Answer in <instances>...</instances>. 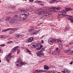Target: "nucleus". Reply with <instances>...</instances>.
<instances>
[{
    "label": "nucleus",
    "instance_id": "37998d69",
    "mask_svg": "<svg viewBox=\"0 0 73 73\" xmlns=\"http://www.w3.org/2000/svg\"><path fill=\"white\" fill-rule=\"evenodd\" d=\"M66 72H67V73H70V70H69L68 69V70H67Z\"/></svg>",
    "mask_w": 73,
    "mask_h": 73
},
{
    "label": "nucleus",
    "instance_id": "9d476101",
    "mask_svg": "<svg viewBox=\"0 0 73 73\" xmlns=\"http://www.w3.org/2000/svg\"><path fill=\"white\" fill-rule=\"evenodd\" d=\"M22 61L23 59H22L21 58H19L17 59L16 62L17 63H18L19 64H20Z\"/></svg>",
    "mask_w": 73,
    "mask_h": 73
},
{
    "label": "nucleus",
    "instance_id": "0e129e2a",
    "mask_svg": "<svg viewBox=\"0 0 73 73\" xmlns=\"http://www.w3.org/2000/svg\"><path fill=\"white\" fill-rule=\"evenodd\" d=\"M42 37H45V35H43L42 36Z\"/></svg>",
    "mask_w": 73,
    "mask_h": 73
},
{
    "label": "nucleus",
    "instance_id": "79ce46f5",
    "mask_svg": "<svg viewBox=\"0 0 73 73\" xmlns=\"http://www.w3.org/2000/svg\"><path fill=\"white\" fill-rule=\"evenodd\" d=\"M42 24V23H39L38 25V26H39V25H41Z\"/></svg>",
    "mask_w": 73,
    "mask_h": 73
},
{
    "label": "nucleus",
    "instance_id": "58836bf2",
    "mask_svg": "<svg viewBox=\"0 0 73 73\" xmlns=\"http://www.w3.org/2000/svg\"><path fill=\"white\" fill-rule=\"evenodd\" d=\"M59 50V49H58V48L56 47V48L55 50L56 51V52H57L58 51V50Z\"/></svg>",
    "mask_w": 73,
    "mask_h": 73
},
{
    "label": "nucleus",
    "instance_id": "c9c22d12",
    "mask_svg": "<svg viewBox=\"0 0 73 73\" xmlns=\"http://www.w3.org/2000/svg\"><path fill=\"white\" fill-rule=\"evenodd\" d=\"M38 44L37 45H38V46L39 48H40V46H41V45H41V43H38V44Z\"/></svg>",
    "mask_w": 73,
    "mask_h": 73
},
{
    "label": "nucleus",
    "instance_id": "864d4df0",
    "mask_svg": "<svg viewBox=\"0 0 73 73\" xmlns=\"http://www.w3.org/2000/svg\"><path fill=\"white\" fill-rule=\"evenodd\" d=\"M62 73H66V72H65V71H62Z\"/></svg>",
    "mask_w": 73,
    "mask_h": 73
},
{
    "label": "nucleus",
    "instance_id": "3c124183",
    "mask_svg": "<svg viewBox=\"0 0 73 73\" xmlns=\"http://www.w3.org/2000/svg\"><path fill=\"white\" fill-rule=\"evenodd\" d=\"M26 50L27 52H29V49H28L27 48H26Z\"/></svg>",
    "mask_w": 73,
    "mask_h": 73
},
{
    "label": "nucleus",
    "instance_id": "412c9836",
    "mask_svg": "<svg viewBox=\"0 0 73 73\" xmlns=\"http://www.w3.org/2000/svg\"><path fill=\"white\" fill-rule=\"evenodd\" d=\"M69 28H70L69 25H67L65 27L66 30L67 31H69Z\"/></svg>",
    "mask_w": 73,
    "mask_h": 73
},
{
    "label": "nucleus",
    "instance_id": "052dcab7",
    "mask_svg": "<svg viewBox=\"0 0 73 73\" xmlns=\"http://www.w3.org/2000/svg\"><path fill=\"white\" fill-rule=\"evenodd\" d=\"M16 65H17V66H19V64H17Z\"/></svg>",
    "mask_w": 73,
    "mask_h": 73
},
{
    "label": "nucleus",
    "instance_id": "c85d7f7f",
    "mask_svg": "<svg viewBox=\"0 0 73 73\" xmlns=\"http://www.w3.org/2000/svg\"><path fill=\"white\" fill-rule=\"evenodd\" d=\"M15 24H21V21H20L17 20V23H15Z\"/></svg>",
    "mask_w": 73,
    "mask_h": 73
},
{
    "label": "nucleus",
    "instance_id": "7ed1b4c3",
    "mask_svg": "<svg viewBox=\"0 0 73 73\" xmlns=\"http://www.w3.org/2000/svg\"><path fill=\"white\" fill-rule=\"evenodd\" d=\"M37 45L38 44L37 43H32L31 44V47L32 48H36L37 50H40V49H41L43 47V46L41 45L39 48V46H38Z\"/></svg>",
    "mask_w": 73,
    "mask_h": 73
},
{
    "label": "nucleus",
    "instance_id": "f3484780",
    "mask_svg": "<svg viewBox=\"0 0 73 73\" xmlns=\"http://www.w3.org/2000/svg\"><path fill=\"white\" fill-rule=\"evenodd\" d=\"M10 30H11V29L8 28L6 29L2 30V32H7V31H10Z\"/></svg>",
    "mask_w": 73,
    "mask_h": 73
},
{
    "label": "nucleus",
    "instance_id": "a19ab883",
    "mask_svg": "<svg viewBox=\"0 0 73 73\" xmlns=\"http://www.w3.org/2000/svg\"><path fill=\"white\" fill-rule=\"evenodd\" d=\"M72 44H73V42H70L69 43V45H72Z\"/></svg>",
    "mask_w": 73,
    "mask_h": 73
},
{
    "label": "nucleus",
    "instance_id": "e433bc0d",
    "mask_svg": "<svg viewBox=\"0 0 73 73\" xmlns=\"http://www.w3.org/2000/svg\"><path fill=\"white\" fill-rule=\"evenodd\" d=\"M35 3H36V4H37V3H40V1H35Z\"/></svg>",
    "mask_w": 73,
    "mask_h": 73
},
{
    "label": "nucleus",
    "instance_id": "774afa93",
    "mask_svg": "<svg viewBox=\"0 0 73 73\" xmlns=\"http://www.w3.org/2000/svg\"><path fill=\"white\" fill-rule=\"evenodd\" d=\"M57 73H61V72H58Z\"/></svg>",
    "mask_w": 73,
    "mask_h": 73
},
{
    "label": "nucleus",
    "instance_id": "39448f33",
    "mask_svg": "<svg viewBox=\"0 0 73 73\" xmlns=\"http://www.w3.org/2000/svg\"><path fill=\"white\" fill-rule=\"evenodd\" d=\"M29 32L30 33V35H33L34 36L37 35V33H38V31H35V29L34 28H33L30 30L29 31Z\"/></svg>",
    "mask_w": 73,
    "mask_h": 73
},
{
    "label": "nucleus",
    "instance_id": "4d7b16f0",
    "mask_svg": "<svg viewBox=\"0 0 73 73\" xmlns=\"http://www.w3.org/2000/svg\"><path fill=\"white\" fill-rule=\"evenodd\" d=\"M40 5H41V6H42V5H44V4H42V3H41Z\"/></svg>",
    "mask_w": 73,
    "mask_h": 73
},
{
    "label": "nucleus",
    "instance_id": "6e6552de",
    "mask_svg": "<svg viewBox=\"0 0 73 73\" xmlns=\"http://www.w3.org/2000/svg\"><path fill=\"white\" fill-rule=\"evenodd\" d=\"M47 70H42L40 69L37 70H35L36 73H42V72H47Z\"/></svg>",
    "mask_w": 73,
    "mask_h": 73
},
{
    "label": "nucleus",
    "instance_id": "2eb2a0df",
    "mask_svg": "<svg viewBox=\"0 0 73 73\" xmlns=\"http://www.w3.org/2000/svg\"><path fill=\"white\" fill-rule=\"evenodd\" d=\"M27 64V63L25 62H22L21 63L20 65V67H21L23 65H25Z\"/></svg>",
    "mask_w": 73,
    "mask_h": 73
},
{
    "label": "nucleus",
    "instance_id": "de8ad7c7",
    "mask_svg": "<svg viewBox=\"0 0 73 73\" xmlns=\"http://www.w3.org/2000/svg\"><path fill=\"white\" fill-rule=\"evenodd\" d=\"M64 70L65 71V72H67V70H68V69H66V68H65L64 69Z\"/></svg>",
    "mask_w": 73,
    "mask_h": 73
},
{
    "label": "nucleus",
    "instance_id": "f03ea898",
    "mask_svg": "<svg viewBox=\"0 0 73 73\" xmlns=\"http://www.w3.org/2000/svg\"><path fill=\"white\" fill-rule=\"evenodd\" d=\"M37 15H43V17H44L45 18L48 17L49 16L50 14L47 13V11H38L37 12Z\"/></svg>",
    "mask_w": 73,
    "mask_h": 73
},
{
    "label": "nucleus",
    "instance_id": "72a5a7b5",
    "mask_svg": "<svg viewBox=\"0 0 73 73\" xmlns=\"http://www.w3.org/2000/svg\"><path fill=\"white\" fill-rule=\"evenodd\" d=\"M52 40H53V42H54V41L56 42V41H58L57 39L55 38H54L53 39H52Z\"/></svg>",
    "mask_w": 73,
    "mask_h": 73
},
{
    "label": "nucleus",
    "instance_id": "20e7f679",
    "mask_svg": "<svg viewBox=\"0 0 73 73\" xmlns=\"http://www.w3.org/2000/svg\"><path fill=\"white\" fill-rule=\"evenodd\" d=\"M13 19H12L10 22L11 24H13V23H17V16L15 15L13 17Z\"/></svg>",
    "mask_w": 73,
    "mask_h": 73
},
{
    "label": "nucleus",
    "instance_id": "49530a36",
    "mask_svg": "<svg viewBox=\"0 0 73 73\" xmlns=\"http://www.w3.org/2000/svg\"><path fill=\"white\" fill-rule=\"evenodd\" d=\"M33 1H34V0H29L30 2H33Z\"/></svg>",
    "mask_w": 73,
    "mask_h": 73
},
{
    "label": "nucleus",
    "instance_id": "4be33fe9",
    "mask_svg": "<svg viewBox=\"0 0 73 73\" xmlns=\"http://www.w3.org/2000/svg\"><path fill=\"white\" fill-rule=\"evenodd\" d=\"M5 20L6 21H10V20H11V17H7L5 18Z\"/></svg>",
    "mask_w": 73,
    "mask_h": 73
},
{
    "label": "nucleus",
    "instance_id": "1a4fd4ad",
    "mask_svg": "<svg viewBox=\"0 0 73 73\" xmlns=\"http://www.w3.org/2000/svg\"><path fill=\"white\" fill-rule=\"evenodd\" d=\"M19 47V46H15L14 48H13L12 50V52H13V53H14V52H16V50L17 48H18Z\"/></svg>",
    "mask_w": 73,
    "mask_h": 73
},
{
    "label": "nucleus",
    "instance_id": "aec40b11",
    "mask_svg": "<svg viewBox=\"0 0 73 73\" xmlns=\"http://www.w3.org/2000/svg\"><path fill=\"white\" fill-rule=\"evenodd\" d=\"M59 50H61L62 49V44H59L58 45Z\"/></svg>",
    "mask_w": 73,
    "mask_h": 73
},
{
    "label": "nucleus",
    "instance_id": "f8f14e48",
    "mask_svg": "<svg viewBox=\"0 0 73 73\" xmlns=\"http://www.w3.org/2000/svg\"><path fill=\"white\" fill-rule=\"evenodd\" d=\"M6 58L7 61L8 62H9V60H10L11 58V55L8 54L7 55L6 57Z\"/></svg>",
    "mask_w": 73,
    "mask_h": 73
},
{
    "label": "nucleus",
    "instance_id": "09e8293b",
    "mask_svg": "<svg viewBox=\"0 0 73 73\" xmlns=\"http://www.w3.org/2000/svg\"><path fill=\"white\" fill-rule=\"evenodd\" d=\"M41 43L42 44H44V40H42L41 41Z\"/></svg>",
    "mask_w": 73,
    "mask_h": 73
},
{
    "label": "nucleus",
    "instance_id": "69168bd1",
    "mask_svg": "<svg viewBox=\"0 0 73 73\" xmlns=\"http://www.w3.org/2000/svg\"><path fill=\"white\" fill-rule=\"evenodd\" d=\"M71 65H72V64L71 63V62L70 63Z\"/></svg>",
    "mask_w": 73,
    "mask_h": 73
},
{
    "label": "nucleus",
    "instance_id": "4c0bfd02",
    "mask_svg": "<svg viewBox=\"0 0 73 73\" xmlns=\"http://www.w3.org/2000/svg\"><path fill=\"white\" fill-rule=\"evenodd\" d=\"M17 50V54H19V53H20V50L18 49V50Z\"/></svg>",
    "mask_w": 73,
    "mask_h": 73
},
{
    "label": "nucleus",
    "instance_id": "ea45409f",
    "mask_svg": "<svg viewBox=\"0 0 73 73\" xmlns=\"http://www.w3.org/2000/svg\"><path fill=\"white\" fill-rule=\"evenodd\" d=\"M50 72L52 73H54L55 72V70H52V71H51Z\"/></svg>",
    "mask_w": 73,
    "mask_h": 73
},
{
    "label": "nucleus",
    "instance_id": "a211bd4d",
    "mask_svg": "<svg viewBox=\"0 0 73 73\" xmlns=\"http://www.w3.org/2000/svg\"><path fill=\"white\" fill-rule=\"evenodd\" d=\"M34 8V6H31L30 7H27V9H33Z\"/></svg>",
    "mask_w": 73,
    "mask_h": 73
},
{
    "label": "nucleus",
    "instance_id": "a18cd8bd",
    "mask_svg": "<svg viewBox=\"0 0 73 73\" xmlns=\"http://www.w3.org/2000/svg\"><path fill=\"white\" fill-rule=\"evenodd\" d=\"M4 45H5V44H4L0 45V46H4Z\"/></svg>",
    "mask_w": 73,
    "mask_h": 73
},
{
    "label": "nucleus",
    "instance_id": "bf43d9fd",
    "mask_svg": "<svg viewBox=\"0 0 73 73\" xmlns=\"http://www.w3.org/2000/svg\"><path fill=\"white\" fill-rule=\"evenodd\" d=\"M7 44H10V43L9 42H7Z\"/></svg>",
    "mask_w": 73,
    "mask_h": 73
},
{
    "label": "nucleus",
    "instance_id": "8fccbe9b",
    "mask_svg": "<svg viewBox=\"0 0 73 73\" xmlns=\"http://www.w3.org/2000/svg\"><path fill=\"white\" fill-rule=\"evenodd\" d=\"M1 38H3V39H4V38H5V37H1Z\"/></svg>",
    "mask_w": 73,
    "mask_h": 73
},
{
    "label": "nucleus",
    "instance_id": "5fc2aeb1",
    "mask_svg": "<svg viewBox=\"0 0 73 73\" xmlns=\"http://www.w3.org/2000/svg\"><path fill=\"white\" fill-rule=\"evenodd\" d=\"M52 1H57V0H51Z\"/></svg>",
    "mask_w": 73,
    "mask_h": 73
},
{
    "label": "nucleus",
    "instance_id": "423d86ee",
    "mask_svg": "<svg viewBox=\"0 0 73 73\" xmlns=\"http://www.w3.org/2000/svg\"><path fill=\"white\" fill-rule=\"evenodd\" d=\"M44 54L41 50L38 51L37 52V56L39 57H41V56H44Z\"/></svg>",
    "mask_w": 73,
    "mask_h": 73
},
{
    "label": "nucleus",
    "instance_id": "dca6fc26",
    "mask_svg": "<svg viewBox=\"0 0 73 73\" xmlns=\"http://www.w3.org/2000/svg\"><path fill=\"white\" fill-rule=\"evenodd\" d=\"M57 53H58V51H54L52 52V54L54 56H55V55H57Z\"/></svg>",
    "mask_w": 73,
    "mask_h": 73
},
{
    "label": "nucleus",
    "instance_id": "9b49d317",
    "mask_svg": "<svg viewBox=\"0 0 73 73\" xmlns=\"http://www.w3.org/2000/svg\"><path fill=\"white\" fill-rule=\"evenodd\" d=\"M65 14H64V13H62V14H59L58 15V18H61V17H63L64 16H65Z\"/></svg>",
    "mask_w": 73,
    "mask_h": 73
},
{
    "label": "nucleus",
    "instance_id": "b1692460",
    "mask_svg": "<svg viewBox=\"0 0 73 73\" xmlns=\"http://www.w3.org/2000/svg\"><path fill=\"white\" fill-rule=\"evenodd\" d=\"M11 10L12 11H16V7L15 6H13L11 7Z\"/></svg>",
    "mask_w": 73,
    "mask_h": 73
},
{
    "label": "nucleus",
    "instance_id": "a878e982",
    "mask_svg": "<svg viewBox=\"0 0 73 73\" xmlns=\"http://www.w3.org/2000/svg\"><path fill=\"white\" fill-rule=\"evenodd\" d=\"M69 54L70 55H72L73 54V50H69Z\"/></svg>",
    "mask_w": 73,
    "mask_h": 73
},
{
    "label": "nucleus",
    "instance_id": "6e6d98bb",
    "mask_svg": "<svg viewBox=\"0 0 73 73\" xmlns=\"http://www.w3.org/2000/svg\"><path fill=\"white\" fill-rule=\"evenodd\" d=\"M50 2L51 3H55V2H54V1H51Z\"/></svg>",
    "mask_w": 73,
    "mask_h": 73
},
{
    "label": "nucleus",
    "instance_id": "4468645a",
    "mask_svg": "<svg viewBox=\"0 0 73 73\" xmlns=\"http://www.w3.org/2000/svg\"><path fill=\"white\" fill-rule=\"evenodd\" d=\"M33 40V37H30V38H28V41L29 42H32V41Z\"/></svg>",
    "mask_w": 73,
    "mask_h": 73
},
{
    "label": "nucleus",
    "instance_id": "7c9ffc66",
    "mask_svg": "<svg viewBox=\"0 0 73 73\" xmlns=\"http://www.w3.org/2000/svg\"><path fill=\"white\" fill-rule=\"evenodd\" d=\"M56 9V7H54V6H52L50 9H53V10H54V9Z\"/></svg>",
    "mask_w": 73,
    "mask_h": 73
},
{
    "label": "nucleus",
    "instance_id": "0eeeda50",
    "mask_svg": "<svg viewBox=\"0 0 73 73\" xmlns=\"http://www.w3.org/2000/svg\"><path fill=\"white\" fill-rule=\"evenodd\" d=\"M72 8L70 7L69 8H66L65 9V10H64L63 9H62V11L63 12H64V14H65V13H66V12H67L68 11H72Z\"/></svg>",
    "mask_w": 73,
    "mask_h": 73
},
{
    "label": "nucleus",
    "instance_id": "2f4dec72",
    "mask_svg": "<svg viewBox=\"0 0 73 73\" xmlns=\"http://www.w3.org/2000/svg\"><path fill=\"white\" fill-rule=\"evenodd\" d=\"M45 49V47H43L42 49L40 50L42 51H42H44V50Z\"/></svg>",
    "mask_w": 73,
    "mask_h": 73
},
{
    "label": "nucleus",
    "instance_id": "bb28decb",
    "mask_svg": "<svg viewBox=\"0 0 73 73\" xmlns=\"http://www.w3.org/2000/svg\"><path fill=\"white\" fill-rule=\"evenodd\" d=\"M19 11L21 12L22 13H23V12H25V10L24 9H19Z\"/></svg>",
    "mask_w": 73,
    "mask_h": 73
},
{
    "label": "nucleus",
    "instance_id": "e2e57ef3",
    "mask_svg": "<svg viewBox=\"0 0 73 73\" xmlns=\"http://www.w3.org/2000/svg\"><path fill=\"white\" fill-rule=\"evenodd\" d=\"M10 43H11V42H12L11 41H9V42Z\"/></svg>",
    "mask_w": 73,
    "mask_h": 73
},
{
    "label": "nucleus",
    "instance_id": "f257e3e1",
    "mask_svg": "<svg viewBox=\"0 0 73 73\" xmlns=\"http://www.w3.org/2000/svg\"><path fill=\"white\" fill-rule=\"evenodd\" d=\"M29 15V13L28 11L25 12L24 14H21L19 16V19L21 20H24L27 18V16H28Z\"/></svg>",
    "mask_w": 73,
    "mask_h": 73
},
{
    "label": "nucleus",
    "instance_id": "603ef678",
    "mask_svg": "<svg viewBox=\"0 0 73 73\" xmlns=\"http://www.w3.org/2000/svg\"><path fill=\"white\" fill-rule=\"evenodd\" d=\"M28 53H29L30 54H31V52H30V51H28Z\"/></svg>",
    "mask_w": 73,
    "mask_h": 73
},
{
    "label": "nucleus",
    "instance_id": "680f3d73",
    "mask_svg": "<svg viewBox=\"0 0 73 73\" xmlns=\"http://www.w3.org/2000/svg\"><path fill=\"white\" fill-rule=\"evenodd\" d=\"M12 38H9L8 39V40H11V39Z\"/></svg>",
    "mask_w": 73,
    "mask_h": 73
},
{
    "label": "nucleus",
    "instance_id": "5701e85b",
    "mask_svg": "<svg viewBox=\"0 0 73 73\" xmlns=\"http://www.w3.org/2000/svg\"><path fill=\"white\" fill-rule=\"evenodd\" d=\"M44 69L46 70H48L49 69V67H48V66L44 65Z\"/></svg>",
    "mask_w": 73,
    "mask_h": 73
},
{
    "label": "nucleus",
    "instance_id": "393cba45",
    "mask_svg": "<svg viewBox=\"0 0 73 73\" xmlns=\"http://www.w3.org/2000/svg\"><path fill=\"white\" fill-rule=\"evenodd\" d=\"M14 32H15V31H14V30H12L9 31V34H10L11 35L12 34H13V33Z\"/></svg>",
    "mask_w": 73,
    "mask_h": 73
},
{
    "label": "nucleus",
    "instance_id": "13d9d810",
    "mask_svg": "<svg viewBox=\"0 0 73 73\" xmlns=\"http://www.w3.org/2000/svg\"><path fill=\"white\" fill-rule=\"evenodd\" d=\"M43 37H41L40 38V39H42V38H43Z\"/></svg>",
    "mask_w": 73,
    "mask_h": 73
},
{
    "label": "nucleus",
    "instance_id": "cd10ccee",
    "mask_svg": "<svg viewBox=\"0 0 73 73\" xmlns=\"http://www.w3.org/2000/svg\"><path fill=\"white\" fill-rule=\"evenodd\" d=\"M57 42L59 44V45H62V44L61 43V41L60 40H59V39H57Z\"/></svg>",
    "mask_w": 73,
    "mask_h": 73
},
{
    "label": "nucleus",
    "instance_id": "6ab92c4d",
    "mask_svg": "<svg viewBox=\"0 0 73 73\" xmlns=\"http://www.w3.org/2000/svg\"><path fill=\"white\" fill-rule=\"evenodd\" d=\"M24 35H21L20 34H17L15 35V37H24Z\"/></svg>",
    "mask_w": 73,
    "mask_h": 73
},
{
    "label": "nucleus",
    "instance_id": "338daca9",
    "mask_svg": "<svg viewBox=\"0 0 73 73\" xmlns=\"http://www.w3.org/2000/svg\"><path fill=\"white\" fill-rule=\"evenodd\" d=\"M28 46H30V44H28Z\"/></svg>",
    "mask_w": 73,
    "mask_h": 73
},
{
    "label": "nucleus",
    "instance_id": "473e14b6",
    "mask_svg": "<svg viewBox=\"0 0 73 73\" xmlns=\"http://www.w3.org/2000/svg\"><path fill=\"white\" fill-rule=\"evenodd\" d=\"M64 53H69V50H64Z\"/></svg>",
    "mask_w": 73,
    "mask_h": 73
},
{
    "label": "nucleus",
    "instance_id": "c756f323",
    "mask_svg": "<svg viewBox=\"0 0 73 73\" xmlns=\"http://www.w3.org/2000/svg\"><path fill=\"white\" fill-rule=\"evenodd\" d=\"M4 21V18H2L0 19V23H1V22H3Z\"/></svg>",
    "mask_w": 73,
    "mask_h": 73
},
{
    "label": "nucleus",
    "instance_id": "f704fd0d",
    "mask_svg": "<svg viewBox=\"0 0 73 73\" xmlns=\"http://www.w3.org/2000/svg\"><path fill=\"white\" fill-rule=\"evenodd\" d=\"M61 7H58L57 8H56V9L57 10H60V9H61Z\"/></svg>",
    "mask_w": 73,
    "mask_h": 73
},
{
    "label": "nucleus",
    "instance_id": "c03bdc74",
    "mask_svg": "<svg viewBox=\"0 0 73 73\" xmlns=\"http://www.w3.org/2000/svg\"><path fill=\"white\" fill-rule=\"evenodd\" d=\"M5 14H6V15H8V14H9V13H8V12H7L5 13Z\"/></svg>",
    "mask_w": 73,
    "mask_h": 73
},
{
    "label": "nucleus",
    "instance_id": "ddd939ff",
    "mask_svg": "<svg viewBox=\"0 0 73 73\" xmlns=\"http://www.w3.org/2000/svg\"><path fill=\"white\" fill-rule=\"evenodd\" d=\"M48 42L50 45H52L53 42V38H50L49 40H48Z\"/></svg>",
    "mask_w": 73,
    "mask_h": 73
}]
</instances>
